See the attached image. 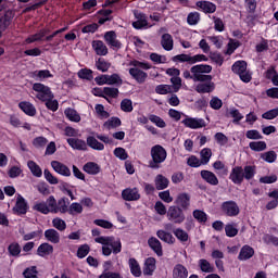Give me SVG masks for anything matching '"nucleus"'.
<instances>
[{
	"mask_svg": "<svg viewBox=\"0 0 278 278\" xmlns=\"http://www.w3.org/2000/svg\"><path fill=\"white\" fill-rule=\"evenodd\" d=\"M225 232L228 238H235L239 233V229L237 228V224H227L225 226Z\"/></svg>",
	"mask_w": 278,
	"mask_h": 278,
	"instance_id": "8fccbe9b",
	"label": "nucleus"
},
{
	"mask_svg": "<svg viewBox=\"0 0 278 278\" xmlns=\"http://www.w3.org/2000/svg\"><path fill=\"white\" fill-rule=\"evenodd\" d=\"M121 110L124 113H131L134 111L132 101L130 99H123L121 102Z\"/></svg>",
	"mask_w": 278,
	"mask_h": 278,
	"instance_id": "680f3d73",
	"label": "nucleus"
},
{
	"mask_svg": "<svg viewBox=\"0 0 278 278\" xmlns=\"http://www.w3.org/2000/svg\"><path fill=\"white\" fill-rule=\"evenodd\" d=\"M37 274L38 270L36 266L27 267L23 273L24 278H37Z\"/></svg>",
	"mask_w": 278,
	"mask_h": 278,
	"instance_id": "338daca9",
	"label": "nucleus"
},
{
	"mask_svg": "<svg viewBox=\"0 0 278 278\" xmlns=\"http://www.w3.org/2000/svg\"><path fill=\"white\" fill-rule=\"evenodd\" d=\"M268 198L273 200L267 203V211L276 210L278 207V189L268 192Z\"/></svg>",
	"mask_w": 278,
	"mask_h": 278,
	"instance_id": "72a5a7b5",
	"label": "nucleus"
},
{
	"mask_svg": "<svg viewBox=\"0 0 278 278\" xmlns=\"http://www.w3.org/2000/svg\"><path fill=\"white\" fill-rule=\"evenodd\" d=\"M45 238L52 244H58L60 242V233L53 228L45 231Z\"/></svg>",
	"mask_w": 278,
	"mask_h": 278,
	"instance_id": "2f4dec72",
	"label": "nucleus"
},
{
	"mask_svg": "<svg viewBox=\"0 0 278 278\" xmlns=\"http://www.w3.org/2000/svg\"><path fill=\"white\" fill-rule=\"evenodd\" d=\"M129 75L132 77L134 80H136L139 85H142L148 79V74L143 71H141L138 67H131L129 68Z\"/></svg>",
	"mask_w": 278,
	"mask_h": 278,
	"instance_id": "f8f14e48",
	"label": "nucleus"
},
{
	"mask_svg": "<svg viewBox=\"0 0 278 278\" xmlns=\"http://www.w3.org/2000/svg\"><path fill=\"white\" fill-rule=\"evenodd\" d=\"M103 93H104L105 98L108 97L111 99H117L118 94H119V90H118V88H114V87H104Z\"/></svg>",
	"mask_w": 278,
	"mask_h": 278,
	"instance_id": "6e6d98bb",
	"label": "nucleus"
},
{
	"mask_svg": "<svg viewBox=\"0 0 278 278\" xmlns=\"http://www.w3.org/2000/svg\"><path fill=\"white\" fill-rule=\"evenodd\" d=\"M53 227L59 231H64L66 229V223L60 217H55L52 220Z\"/></svg>",
	"mask_w": 278,
	"mask_h": 278,
	"instance_id": "0e129e2a",
	"label": "nucleus"
},
{
	"mask_svg": "<svg viewBox=\"0 0 278 278\" xmlns=\"http://www.w3.org/2000/svg\"><path fill=\"white\" fill-rule=\"evenodd\" d=\"M67 143H68V146H70L73 150L84 151V152H86V151L88 150L87 143H86V141L83 140V139H78V138H68V139H67Z\"/></svg>",
	"mask_w": 278,
	"mask_h": 278,
	"instance_id": "a211bd4d",
	"label": "nucleus"
},
{
	"mask_svg": "<svg viewBox=\"0 0 278 278\" xmlns=\"http://www.w3.org/2000/svg\"><path fill=\"white\" fill-rule=\"evenodd\" d=\"M83 169L85 173H87L90 176H97L101 173V167L98 163L96 162H87L84 166Z\"/></svg>",
	"mask_w": 278,
	"mask_h": 278,
	"instance_id": "5701e85b",
	"label": "nucleus"
},
{
	"mask_svg": "<svg viewBox=\"0 0 278 278\" xmlns=\"http://www.w3.org/2000/svg\"><path fill=\"white\" fill-rule=\"evenodd\" d=\"M161 45L163 49L167 52L173 51L174 49V39L173 36L168 33L162 35Z\"/></svg>",
	"mask_w": 278,
	"mask_h": 278,
	"instance_id": "393cba45",
	"label": "nucleus"
},
{
	"mask_svg": "<svg viewBox=\"0 0 278 278\" xmlns=\"http://www.w3.org/2000/svg\"><path fill=\"white\" fill-rule=\"evenodd\" d=\"M96 67L101 73H108L109 70L111 68V63L106 62L103 58H99L96 61Z\"/></svg>",
	"mask_w": 278,
	"mask_h": 278,
	"instance_id": "79ce46f5",
	"label": "nucleus"
},
{
	"mask_svg": "<svg viewBox=\"0 0 278 278\" xmlns=\"http://www.w3.org/2000/svg\"><path fill=\"white\" fill-rule=\"evenodd\" d=\"M182 125H185L186 128L197 130L202 129L206 127V123L203 118H197V117H186L181 122Z\"/></svg>",
	"mask_w": 278,
	"mask_h": 278,
	"instance_id": "6e6552de",
	"label": "nucleus"
},
{
	"mask_svg": "<svg viewBox=\"0 0 278 278\" xmlns=\"http://www.w3.org/2000/svg\"><path fill=\"white\" fill-rule=\"evenodd\" d=\"M130 273L134 277L140 278L142 275L141 267L139 265V262L135 257H130L128 261Z\"/></svg>",
	"mask_w": 278,
	"mask_h": 278,
	"instance_id": "bb28decb",
	"label": "nucleus"
},
{
	"mask_svg": "<svg viewBox=\"0 0 278 278\" xmlns=\"http://www.w3.org/2000/svg\"><path fill=\"white\" fill-rule=\"evenodd\" d=\"M167 219L174 225H181L186 220L184 210L177 205L169 206L167 211Z\"/></svg>",
	"mask_w": 278,
	"mask_h": 278,
	"instance_id": "39448f33",
	"label": "nucleus"
},
{
	"mask_svg": "<svg viewBox=\"0 0 278 278\" xmlns=\"http://www.w3.org/2000/svg\"><path fill=\"white\" fill-rule=\"evenodd\" d=\"M262 117H263V119H266V121L276 119L278 117V108L271 109V110L263 113Z\"/></svg>",
	"mask_w": 278,
	"mask_h": 278,
	"instance_id": "69168bd1",
	"label": "nucleus"
},
{
	"mask_svg": "<svg viewBox=\"0 0 278 278\" xmlns=\"http://www.w3.org/2000/svg\"><path fill=\"white\" fill-rule=\"evenodd\" d=\"M53 245L48 243V242H43L41 243L38 249H37V255L40 257H46L49 256L51 254H53Z\"/></svg>",
	"mask_w": 278,
	"mask_h": 278,
	"instance_id": "a878e982",
	"label": "nucleus"
},
{
	"mask_svg": "<svg viewBox=\"0 0 278 278\" xmlns=\"http://www.w3.org/2000/svg\"><path fill=\"white\" fill-rule=\"evenodd\" d=\"M70 204H71V201L68 200V198L62 197L56 202V207L54 208V211H55L54 214H58V213L66 214V213H68Z\"/></svg>",
	"mask_w": 278,
	"mask_h": 278,
	"instance_id": "6ab92c4d",
	"label": "nucleus"
},
{
	"mask_svg": "<svg viewBox=\"0 0 278 278\" xmlns=\"http://www.w3.org/2000/svg\"><path fill=\"white\" fill-rule=\"evenodd\" d=\"M199 267L205 274H213L215 271V267L206 258L199 260Z\"/></svg>",
	"mask_w": 278,
	"mask_h": 278,
	"instance_id": "e433bc0d",
	"label": "nucleus"
},
{
	"mask_svg": "<svg viewBox=\"0 0 278 278\" xmlns=\"http://www.w3.org/2000/svg\"><path fill=\"white\" fill-rule=\"evenodd\" d=\"M189 271L182 264H176L173 269V278H188Z\"/></svg>",
	"mask_w": 278,
	"mask_h": 278,
	"instance_id": "7c9ffc66",
	"label": "nucleus"
},
{
	"mask_svg": "<svg viewBox=\"0 0 278 278\" xmlns=\"http://www.w3.org/2000/svg\"><path fill=\"white\" fill-rule=\"evenodd\" d=\"M51 166H52L53 170L56 174H59L63 177H71L72 176L71 169L65 164H63L59 161H52Z\"/></svg>",
	"mask_w": 278,
	"mask_h": 278,
	"instance_id": "9b49d317",
	"label": "nucleus"
},
{
	"mask_svg": "<svg viewBox=\"0 0 278 278\" xmlns=\"http://www.w3.org/2000/svg\"><path fill=\"white\" fill-rule=\"evenodd\" d=\"M99 278H124V277L117 271H110L108 270V268H105L103 273L99 276Z\"/></svg>",
	"mask_w": 278,
	"mask_h": 278,
	"instance_id": "774afa93",
	"label": "nucleus"
},
{
	"mask_svg": "<svg viewBox=\"0 0 278 278\" xmlns=\"http://www.w3.org/2000/svg\"><path fill=\"white\" fill-rule=\"evenodd\" d=\"M201 21V15L199 12H190L187 17L188 25H198Z\"/></svg>",
	"mask_w": 278,
	"mask_h": 278,
	"instance_id": "052dcab7",
	"label": "nucleus"
},
{
	"mask_svg": "<svg viewBox=\"0 0 278 278\" xmlns=\"http://www.w3.org/2000/svg\"><path fill=\"white\" fill-rule=\"evenodd\" d=\"M193 217L201 225H205L208 219V215L203 210H194Z\"/></svg>",
	"mask_w": 278,
	"mask_h": 278,
	"instance_id": "a19ab883",
	"label": "nucleus"
},
{
	"mask_svg": "<svg viewBox=\"0 0 278 278\" xmlns=\"http://www.w3.org/2000/svg\"><path fill=\"white\" fill-rule=\"evenodd\" d=\"M200 83L201 84H198V86L195 87V91L199 94L212 93L215 90V84L214 81H212V79Z\"/></svg>",
	"mask_w": 278,
	"mask_h": 278,
	"instance_id": "9d476101",
	"label": "nucleus"
},
{
	"mask_svg": "<svg viewBox=\"0 0 278 278\" xmlns=\"http://www.w3.org/2000/svg\"><path fill=\"white\" fill-rule=\"evenodd\" d=\"M254 249L251 245L245 244L241 248L238 258L239 261H248L251 260L254 256Z\"/></svg>",
	"mask_w": 278,
	"mask_h": 278,
	"instance_id": "b1692460",
	"label": "nucleus"
},
{
	"mask_svg": "<svg viewBox=\"0 0 278 278\" xmlns=\"http://www.w3.org/2000/svg\"><path fill=\"white\" fill-rule=\"evenodd\" d=\"M190 201H191L190 194L182 192L178 194L175 203L177 204V207L186 211L190 206Z\"/></svg>",
	"mask_w": 278,
	"mask_h": 278,
	"instance_id": "4468645a",
	"label": "nucleus"
},
{
	"mask_svg": "<svg viewBox=\"0 0 278 278\" xmlns=\"http://www.w3.org/2000/svg\"><path fill=\"white\" fill-rule=\"evenodd\" d=\"M96 113L100 119H108L110 118V113L104 110L103 104H96L94 106Z\"/></svg>",
	"mask_w": 278,
	"mask_h": 278,
	"instance_id": "13d9d810",
	"label": "nucleus"
},
{
	"mask_svg": "<svg viewBox=\"0 0 278 278\" xmlns=\"http://www.w3.org/2000/svg\"><path fill=\"white\" fill-rule=\"evenodd\" d=\"M201 177L205 182H207L213 187H216L219 184L217 176L211 170H207V169L201 170Z\"/></svg>",
	"mask_w": 278,
	"mask_h": 278,
	"instance_id": "f3484780",
	"label": "nucleus"
},
{
	"mask_svg": "<svg viewBox=\"0 0 278 278\" xmlns=\"http://www.w3.org/2000/svg\"><path fill=\"white\" fill-rule=\"evenodd\" d=\"M31 77L36 78V80L42 81L45 79L52 78L53 75L50 73L49 70H40L33 72Z\"/></svg>",
	"mask_w": 278,
	"mask_h": 278,
	"instance_id": "c9c22d12",
	"label": "nucleus"
},
{
	"mask_svg": "<svg viewBox=\"0 0 278 278\" xmlns=\"http://www.w3.org/2000/svg\"><path fill=\"white\" fill-rule=\"evenodd\" d=\"M250 149L254 152H263L267 149V143L265 141H252Z\"/></svg>",
	"mask_w": 278,
	"mask_h": 278,
	"instance_id": "3c124183",
	"label": "nucleus"
},
{
	"mask_svg": "<svg viewBox=\"0 0 278 278\" xmlns=\"http://www.w3.org/2000/svg\"><path fill=\"white\" fill-rule=\"evenodd\" d=\"M173 233L181 243L188 242L189 240V233L182 228L174 229Z\"/></svg>",
	"mask_w": 278,
	"mask_h": 278,
	"instance_id": "c03bdc74",
	"label": "nucleus"
},
{
	"mask_svg": "<svg viewBox=\"0 0 278 278\" xmlns=\"http://www.w3.org/2000/svg\"><path fill=\"white\" fill-rule=\"evenodd\" d=\"M65 116L67 119L72 123H79L80 122V115L76 112V110L72 108H67L65 111Z\"/></svg>",
	"mask_w": 278,
	"mask_h": 278,
	"instance_id": "ea45409f",
	"label": "nucleus"
},
{
	"mask_svg": "<svg viewBox=\"0 0 278 278\" xmlns=\"http://www.w3.org/2000/svg\"><path fill=\"white\" fill-rule=\"evenodd\" d=\"M93 72L90 68H81L78 72V78L87 81H92L93 79Z\"/></svg>",
	"mask_w": 278,
	"mask_h": 278,
	"instance_id": "de8ad7c7",
	"label": "nucleus"
},
{
	"mask_svg": "<svg viewBox=\"0 0 278 278\" xmlns=\"http://www.w3.org/2000/svg\"><path fill=\"white\" fill-rule=\"evenodd\" d=\"M156 235L160 240L167 244H174L176 242L175 237L170 232L165 231L163 229L157 230Z\"/></svg>",
	"mask_w": 278,
	"mask_h": 278,
	"instance_id": "473e14b6",
	"label": "nucleus"
},
{
	"mask_svg": "<svg viewBox=\"0 0 278 278\" xmlns=\"http://www.w3.org/2000/svg\"><path fill=\"white\" fill-rule=\"evenodd\" d=\"M149 121L161 129H164L166 127V123L164 122V119L155 114H150Z\"/></svg>",
	"mask_w": 278,
	"mask_h": 278,
	"instance_id": "603ef678",
	"label": "nucleus"
},
{
	"mask_svg": "<svg viewBox=\"0 0 278 278\" xmlns=\"http://www.w3.org/2000/svg\"><path fill=\"white\" fill-rule=\"evenodd\" d=\"M277 153L275 151H268L262 154V160H264L265 162L273 164L277 161Z\"/></svg>",
	"mask_w": 278,
	"mask_h": 278,
	"instance_id": "e2e57ef3",
	"label": "nucleus"
},
{
	"mask_svg": "<svg viewBox=\"0 0 278 278\" xmlns=\"http://www.w3.org/2000/svg\"><path fill=\"white\" fill-rule=\"evenodd\" d=\"M33 210L43 215H48L49 213H51V210L46 202L36 203L33 206Z\"/></svg>",
	"mask_w": 278,
	"mask_h": 278,
	"instance_id": "09e8293b",
	"label": "nucleus"
},
{
	"mask_svg": "<svg viewBox=\"0 0 278 278\" xmlns=\"http://www.w3.org/2000/svg\"><path fill=\"white\" fill-rule=\"evenodd\" d=\"M122 126V121L117 116H112L104 123V128L111 130V129H116Z\"/></svg>",
	"mask_w": 278,
	"mask_h": 278,
	"instance_id": "4c0bfd02",
	"label": "nucleus"
},
{
	"mask_svg": "<svg viewBox=\"0 0 278 278\" xmlns=\"http://www.w3.org/2000/svg\"><path fill=\"white\" fill-rule=\"evenodd\" d=\"M135 16L137 18V21L132 23L135 29H143V27H148L147 15L144 13H135Z\"/></svg>",
	"mask_w": 278,
	"mask_h": 278,
	"instance_id": "c756f323",
	"label": "nucleus"
},
{
	"mask_svg": "<svg viewBox=\"0 0 278 278\" xmlns=\"http://www.w3.org/2000/svg\"><path fill=\"white\" fill-rule=\"evenodd\" d=\"M89 252H90V245L85 243V244L79 245L76 256L79 260H84L89 254Z\"/></svg>",
	"mask_w": 278,
	"mask_h": 278,
	"instance_id": "4d7b16f0",
	"label": "nucleus"
},
{
	"mask_svg": "<svg viewBox=\"0 0 278 278\" xmlns=\"http://www.w3.org/2000/svg\"><path fill=\"white\" fill-rule=\"evenodd\" d=\"M256 175V166L255 165H245L240 166H233L230 175L229 180L236 186H241L244 180L251 181Z\"/></svg>",
	"mask_w": 278,
	"mask_h": 278,
	"instance_id": "f03ea898",
	"label": "nucleus"
},
{
	"mask_svg": "<svg viewBox=\"0 0 278 278\" xmlns=\"http://www.w3.org/2000/svg\"><path fill=\"white\" fill-rule=\"evenodd\" d=\"M33 90H34L35 92H38V93L36 94V98H37L39 101H41V102L47 103V101H48L49 99H54V94L52 93L50 87H48V86H46V85H43V84H41V83H35V84L33 85Z\"/></svg>",
	"mask_w": 278,
	"mask_h": 278,
	"instance_id": "20e7f679",
	"label": "nucleus"
},
{
	"mask_svg": "<svg viewBox=\"0 0 278 278\" xmlns=\"http://www.w3.org/2000/svg\"><path fill=\"white\" fill-rule=\"evenodd\" d=\"M200 156H201V163L203 165H207L212 157V150L210 148L202 149V151L200 152Z\"/></svg>",
	"mask_w": 278,
	"mask_h": 278,
	"instance_id": "5fc2aeb1",
	"label": "nucleus"
},
{
	"mask_svg": "<svg viewBox=\"0 0 278 278\" xmlns=\"http://www.w3.org/2000/svg\"><path fill=\"white\" fill-rule=\"evenodd\" d=\"M172 61L174 63H188L191 65V55L186 53L177 54L172 58Z\"/></svg>",
	"mask_w": 278,
	"mask_h": 278,
	"instance_id": "864d4df0",
	"label": "nucleus"
},
{
	"mask_svg": "<svg viewBox=\"0 0 278 278\" xmlns=\"http://www.w3.org/2000/svg\"><path fill=\"white\" fill-rule=\"evenodd\" d=\"M213 71V66L208 64H197L191 70H186L182 73V77L186 80H192L193 83L213 80V76L208 75Z\"/></svg>",
	"mask_w": 278,
	"mask_h": 278,
	"instance_id": "f257e3e1",
	"label": "nucleus"
},
{
	"mask_svg": "<svg viewBox=\"0 0 278 278\" xmlns=\"http://www.w3.org/2000/svg\"><path fill=\"white\" fill-rule=\"evenodd\" d=\"M104 40L106 45L113 51H119L123 49V43L117 39V35L114 30H109L104 34Z\"/></svg>",
	"mask_w": 278,
	"mask_h": 278,
	"instance_id": "0eeeda50",
	"label": "nucleus"
},
{
	"mask_svg": "<svg viewBox=\"0 0 278 278\" xmlns=\"http://www.w3.org/2000/svg\"><path fill=\"white\" fill-rule=\"evenodd\" d=\"M84 211V207L80 203L78 202H73L70 206H68V214L71 216H75V215H80Z\"/></svg>",
	"mask_w": 278,
	"mask_h": 278,
	"instance_id": "a18cd8bd",
	"label": "nucleus"
},
{
	"mask_svg": "<svg viewBox=\"0 0 278 278\" xmlns=\"http://www.w3.org/2000/svg\"><path fill=\"white\" fill-rule=\"evenodd\" d=\"M148 244L156 253V255L159 257L163 256V248H162V244H161V242H160V240L157 238L151 237L148 240Z\"/></svg>",
	"mask_w": 278,
	"mask_h": 278,
	"instance_id": "c85d7f7f",
	"label": "nucleus"
},
{
	"mask_svg": "<svg viewBox=\"0 0 278 278\" xmlns=\"http://www.w3.org/2000/svg\"><path fill=\"white\" fill-rule=\"evenodd\" d=\"M28 169L31 172L33 176L36 178H40L42 176V169L35 161L27 162Z\"/></svg>",
	"mask_w": 278,
	"mask_h": 278,
	"instance_id": "58836bf2",
	"label": "nucleus"
},
{
	"mask_svg": "<svg viewBox=\"0 0 278 278\" xmlns=\"http://www.w3.org/2000/svg\"><path fill=\"white\" fill-rule=\"evenodd\" d=\"M122 198L126 202H136L141 199L138 188H126L122 191Z\"/></svg>",
	"mask_w": 278,
	"mask_h": 278,
	"instance_id": "1a4fd4ad",
	"label": "nucleus"
},
{
	"mask_svg": "<svg viewBox=\"0 0 278 278\" xmlns=\"http://www.w3.org/2000/svg\"><path fill=\"white\" fill-rule=\"evenodd\" d=\"M151 157L152 160L149 162V167L151 169H160L161 164H163L167 159V151L161 144H155L151 148Z\"/></svg>",
	"mask_w": 278,
	"mask_h": 278,
	"instance_id": "7ed1b4c3",
	"label": "nucleus"
},
{
	"mask_svg": "<svg viewBox=\"0 0 278 278\" xmlns=\"http://www.w3.org/2000/svg\"><path fill=\"white\" fill-rule=\"evenodd\" d=\"M86 146L94 151H103L104 144L97 140L94 136H88L86 140Z\"/></svg>",
	"mask_w": 278,
	"mask_h": 278,
	"instance_id": "cd10ccee",
	"label": "nucleus"
},
{
	"mask_svg": "<svg viewBox=\"0 0 278 278\" xmlns=\"http://www.w3.org/2000/svg\"><path fill=\"white\" fill-rule=\"evenodd\" d=\"M222 212L227 217H237L240 214V207L236 201L229 200L222 204Z\"/></svg>",
	"mask_w": 278,
	"mask_h": 278,
	"instance_id": "423d86ee",
	"label": "nucleus"
},
{
	"mask_svg": "<svg viewBox=\"0 0 278 278\" xmlns=\"http://www.w3.org/2000/svg\"><path fill=\"white\" fill-rule=\"evenodd\" d=\"M155 269H156V260L154 257H148L144 262L143 275L153 276Z\"/></svg>",
	"mask_w": 278,
	"mask_h": 278,
	"instance_id": "412c9836",
	"label": "nucleus"
},
{
	"mask_svg": "<svg viewBox=\"0 0 278 278\" xmlns=\"http://www.w3.org/2000/svg\"><path fill=\"white\" fill-rule=\"evenodd\" d=\"M92 49L98 56H106L109 53L108 47L102 40H93Z\"/></svg>",
	"mask_w": 278,
	"mask_h": 278,
	"instance_id": "aec40b11",
	"label": "nucleus"
},
{
	"mask_svg": "<svg viewBox=\"0 0 278 278\" xmlns=\"http://www.w3.org/2000/svg\"><path fill=\"white\" fill-rule=\"evenodd\" d=\"M106 85L108 86H122L123 79L116 73H114L112 75H106Z\"/></svg>",
	"mask_w": 278,
	"mask_h": 278,
	"instance_id": "37998d69",
	"label": "nucleus"
},
{
	"mask_svg": "<svg viewBox=\"0 0 278 278\" xmlns=\"http://www.w3.org/2000/svg\"><path fill=\"white\" fill-rule=\"evenodd\" d=\"M197 7L200 8L204 14H214L217 10L215 3L206 0L198 1Z\"/></svg>",
	"mask_w": 278,
	"mask_h": 278,
	"instance_id": "dca6fc26",
	"label": "nucleus"
},
{
	"mask_svg": "<svg viewBox=\"0 0 278 278\" xmlns=\"http://www.w3.org/2000/svg\"><path fill=\"white\" fill-rule=\"evenodd\" d=\"M109 247H111L112 252L117 255L122 252V241L121 239H116L113 237V239H111V243H109Z\"/></svg>",
	"mask_w": 278,
	"mask_h": 278,
	"instance_id": "bf43d9fd",
	"label": "nucleus"
},
{
	"mask_svg": "<svg viewBox=\"0 0 278 278\" xmlns=\"http://www.w3.org/2000/svg\"><path fill=\"white\" fill-rule=\"evenodd\" d=\"M18 108L20 110L27 116L29 117H35L37 114V110L34 106L33 103L28 102V101H21L18 103Z\"/></svg>",
	"mask_w": 278,
	"mask_h": 278,
	"instance_id": "2eb2a0df",
	"label": "nucleus"
},
{
	"mask_svg": "<svg viewBox=\"0 0 278 278\" xmlns=\"http://www.w3.org/2000/svg\"><path fill=\"white\" fill-rule=\"evenodd\" d=\"M154 184H155V189H156L157 191H163V190H165V189L168 188V186H169V180H168V178L165 177L164 175L157 174V175L155 176Z\"/></svg>",
	"mask_w": 278,
	"mask_h": 278,
	"instance_id": "4be33fe9",
	"label": "nucleus"
},
{
	"mask_svg": "<svg viewBox=\"0 0 278 278\" xmlns=\"http://www.w3.org/2000/svg\"><path fill=\"white\" fill-rule=\"evenodd\" d=\"M21 251H22V249H21V245L18 244V242H12L8 247V252L10 254V256H12V257L20 256Z\"/></svg>",
	"mask_w": 278,
	"mask_h": 278,
	"instance_id": "49530a36",
	"label": "nucleus"
},
{
	"mask_svg": "<svg viewBox=\"0 0 278 278\" xmlns=\"http://www.w3.org/2000/svg\"><path fill=\"white\" fill-rule=\"evenodd\" d=\"M248 71V64L245 61H237L232 65V72L233 74L240 76Z\"/></svg>",
	"mask_w": 278,
	"mask_h": 278,
	"instance_id": "f704fd0d",
	"label": "nucleus"
},
{
	"mask_svg": "<svg viewBox=\"0 0 278 278\" xmlns=\"http://www.w3.org/2000/svg\"><path fill=\"white\" fill-rule=\"evenodd\" d=\"M28 208H29V206H28L27 202L25 201V199L21 194H18V197L16 199L15 206L13 207V211L17 215H26Z\"/></svg>",
	"mask_w": 278,
	"mask_h": 278,
	"instance_id": "ddd939ff",
	"label": "nucleus"
}]
</instances>
